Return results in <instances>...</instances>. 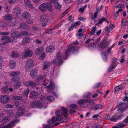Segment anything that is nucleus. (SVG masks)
<instances>
[{"label":"nucleus","mask_w":128,"mask_h":128,"mask_svg":"<svg viewBox=\"0 0 128 128\" xmlns=\"http://www.w3.org/2000/svg\"><path fill=\"white\" fill-rule=\"evenodd\" d=\"M79 43L78 41L76 40L70 44V47H68L66 50L65 52L66 56L68 57L70 55V53L71 51L73 54H76L77 53L79 50V48L78 46H75L78 44Z\"/></svg>","instance_id":"1"},{"label":"nucleus","mask_w":128,"mask_h":128,"mask_svg":"<svg viewBox=\"0 0 128 128\" xmlns=\"http://www.w3.org/2000/svg\"><path fill=\"white\" fill-rule=\"evenodd\" d=\"M40 9L42 12H44L48 9L50 12H52V6L50 3H43L39 6Z\"/></svg>","instance_id":"2"},{"label":"nucleus","mask_w":128,"mask_h":128,"mask_svg":"<svg viewBox=\"0 0 128 128\" xmlns=\"http://www.w3.org/2000/svg\"><path fill=\"white\" fill-rule=\"evenodd\" d=\"M62 113L61 111L59 110L56 111V114L57 116L56 117H52V124H54L55 122L57 120H60L62 119Z\"/></svg>","instance_id":"3"},{"label":"nucleus","mask_w":128,"mask_h":128,"mask_svg":"<svg viewBox=\"0 0 128 128\" xmlns=\"http://www.w3.org/2000/svg\"><path fill=\"white\" fill-rule=\"evenodd\" d=\"M106 38H104L102 41L98 45V48L100 50H102L105 48H108L109 46V44L108 42H106Z\"/></svg>","instance_id":"4"},{"label":"nucleus","mask_w":128,"mask_h":128,"mask_svg":"<svg viewBox=\"0 0 128 128\" xmlns=\"http://www.w3.org/2000/svg\"><path fill=\"white\" fill-rule=\"evenodd\" d=\"M117 107L118 108V111H120L121 112H124L125 111L124 110L128 107V101L127 102L119 104Z\"/></svg>","instance_id":"5"},{"label":"nucleus","mask_w":128,"mask_h":128,"mask_svg":"<svg viewBox=\"0 0 128 128\" xmlns=\"http://www.w3.org/2000/svg\"><path fill=\"white\" fill-rule=\"evenodd\" d=\"M10 99V97L8 95H2L0 97V102L2 103L6 104L8 102Z\"/></svg>","instance_id":"6"},{"label":"nucleus","mask_w":128,"mask_h":128,"mask_svg":"<svg viewBox=\"0 0 128 128\" xmlns=\"http://www.w3.org/2000/svg\"><path fill=\"white\" fill-rule=\"evenodd\" d=\"M33 54L32 51L28 49L23 53L22 57L24 58L26 57H30L32 56Z\"/></svg>","instance_id":"7"},{"label":"nucleus","mask_w":128,"mask_h":128,"mask_svg":"<svg viewBox=\"0 0 128 128\" xmlns=\"http://www.w3.org/2000/svg\"><path fill=\"white\" fill-rule=\"evenodd\" d=\"M37 84L36 83L32 81H26L24 83V85L26 87L30 86L33 88L36 86Z\"/></svg>","instance_id":"8"},{"label":"nucleus","mask_w":128,"mask_h":128,"mask_svg":"<svg viewBox=\"0 0 128 128\" xmlns=\"http://www.w3.org/2000/svg\"><path fill=\"white\" fill-rule=\"evenodd\" d=\"M116 60L117 59L116 58H113L112 63L108 68V72H110L116 67V65L115 63Z\"/></svg>","instance_id":"9"},{"label":"nucleus","mask_w":128,"mask_h":128,"mask_svg":"<svg viewBox=\"0 0 128 128\" xmlns=\"http://www.w3.org/2000/svg\"><path fill=\"white\" fill-rule=\"evenodd\" d=\"M33 62V60L32 59H30L26 60V67L29 69L32 68L34 65Z\"/></svg>","instance_id":"10"},{"label":"nucleus","mask_w":128,"mask_h":128,"mask_svg":"<svg viewBox=\"0 0 128 128\" xmlns=\"http://www.w3.org/2000/svg\"><path fill=\"white\" fill-rule=\"evenodd\" d=\"M87 101H88V99H81L78 101V104L80 105L84 104L82 105V107L86 108L88 106L87 104H86L87 103Z\"/></svg>","instance_id":"11"},{"label":"nucleus","mask_w":128,"mask_h":128,"mask_svg":"<svg viewBox=\"0 0 128 128\" xmlns=\"http://www.w3.org/2000/svg\"><path fill=\"white\" fill-rule=\"evenodd\" d=\"M38 95V93L34 90L30 93L29 97L32 100H35L37 98Z\"/></svg>","instance_id":"12"},{"label":"nucleus","mask_w":128,"mask_h":128,"mask_svg":"<svg viewBox=\"0 0 128 128\" xmlns=\"http://www.w3.org/2000/svg\"><path fill=\"white\" fill-rule=\"evenodd\" d=\"M25 110L22 108L20 107L16 112L17 116L15 117L16 118H18L20 116H22L24 113Z\"/></svg>","instance_id":"13"},{"label":"nucleus","mask_w":128,"mask_h":128,"mask_svg":"<svg viewBox=\"0 0 128 128\" xmlns=\"http://www.w3.org/2000/svg\"><path fill=\"white\" fill-rule=\"evenodd\" d=\"M20 32L17 31H14L12 33L11 37L13 38H18L20 37Z\"/></svg>","instance_id":"14"},{"label":"nucleus","mask_w":128,"mask_h":128,"mask_svg":"<svg viewBox=\"0 0 128 128\" xmlns=\"http://www.w3.org/2000/svg\"><path fill=\"white\" fill-rule=\"evenodd\" d=\"M38 74L37 71L35 69H33L30 72V75L32 78H34Z\"/></svg>","instance_id":"15"},{"label":"nucleus","mask_w":128,"mask_h":128,"mask_svg":"<svg viewBox=\"0 0 128 128\" xmlns=\"http://www.w3.org/2000/svg\"><path fill=\"white\" fill-rule=\"evenodd\" d=\"M20 27L27 30H28L30 29L29 26L25 22L20 23Z\"/></svg>","instance_id":"16"},{"label":"nucleus","mask_w":128,"mask_h":128,"mask_svg":"<svg viewBox=\"0 0 128 128\" xmlns=\"http://www.w3.org/2000/svg\"><path fill=\"white\" fill-rule=\"evenodd\" d=\"M40 20L44 23L47 22L49 20L48 17L45 15H41L40 18Z\"/></svg>","instance_id":"17"},{"label":"nucleus","mask_w":128,"mask_h":128,"mask_svg":"<svg viewBox=\"0 0 128 128\" xmlns=\"http://www.w3.org/2000/svg\"><path fill=\"white\" fill-rule=\"evenodd\" d=\"M55 48L53 46L50 45L47 46L46 49V51L47 52H53Z\"/></svg>","instance_id":"18"},{"label":"nucleus","mask_w":128,"mask_h":128,"mask_svg":"<svg viewBox=\"0 0 128 128\" xmlns=\"http://www.w3.org/2000/svg\"><path fill=\"white\" fill-rule=\"evenodd\" d=\"M50 84L48 86V87L50 90H52L55 89L56 86L55 84L53 83L51 80H50Z\"/></svg>","instance_id":"19"},{"label":"nucleus","mask_w":128,"mask_h":128,"mask_svg":"<svg viewBox=\"0 0 128 128\" xmlns=\"http://www.w3.org/2000/svg\"><path fill=\"white\" fill-rule=\"evenodd\" d=\"M22 16L26 20L30 18V14L28 12L26 11L23 12Z\"/></svg>","instance_id":"20"},{"label":"nucleus","mask_w":128,"mask_h":128,"mask_svg":"<svg viewBox=\"0 0 128 128\" xmlns=\"http://www.w3.org/2000/svg\"><path fill=\"white\" fill-rule=\"evenodd\" d=\"M50 62L47 61H45L42 64L43 67L42 68V70H45L48 68L50 66Z\"/></svg>","instance_id":"21"},{"label":"nucleus","mask_w":128,"mask_h":128,"mask_svg":"<svg viewBox=\"0 0 128 128\" xmlns=\"http://www.w3.org/2000/svg\"><path fill=\"white\" fill-rule=\"evenodd\" d=\"M10 68L11 69H13L16 66V63L14 61L10 60L9 63Z\"/></svg>","instance_id":"22"},{"label":"nucleus","mask_w":128,"mask_h":128,"mask_svg":"<svg viewBox=\"0 0 128 128\" xmlns=\"http://www.w3.org/2000/svg\"><path fill=\"white\" fill-rule=\"evenodd\" d=\"M44 50L43 47L41 46L36 50L35 53L36 54L39 55Z\"/></svg>","instance_id":"23"},{"label":"nucleus","mask_w":128,"mask_h":128,"mask_svg":"<svg viewBox=\"0 0 128 128\" xmlns=\"http://www.w3.org/2000/svg\"><path fill=\"white\" fill-rule=\"evenodd\" d=\"M24 3L26 6L30 8H32L31 3L30 0H24Z\"/></svg>","instance_id":"24"},{"label":"nucleus","mask_w":128,"mask_h":128,"mask_svg":"<svg viewBox=\"0 0 128 128\" xmlns=\"http://www.w3.org/2000/svg\"><path fill=\"white\" fill-rule=\"evenodd\" d=\"M22 85L21 82H18L14 84V87L15 89L17 90Z\"/></svg>","instance_id":"25"},{"label":"nucleus","mask_w":128,"mask_h":128,"mask_svg":"<svg viewBox=\"0 0 128 128\" xmlns=\"http://www.w3.org/2000/svg\"><path fill=\"white\" fill-rule=\"evenodd\" d=\"M14 122L12 121L8 125L4 126L3 128H12L15 125Z\"/></svg>","instance_id":"26"},{"label":"nucleus","mask_w":128,"mask_h":128,"mask_svg":"<svg viewBox=\"0 0 128 128\" xmlns=\"http://www.w3.org/2000/svg\"><path fill=\"white\" fill-rule=\"evenodd\" d=\"M62 110L64 112V116L65 118L67 117L68 116V110L67 109L64 107H62Z\"/></svg>","instance_id":"27"},{"label":"nucleus","mask_w":128,"mask_h":128,"mask_svg":"<svg viewBox=\"0 0 128 128\" xmlns=\"http://www.w3.org/2000/svg\"><path fill=\"white\" fill-rule=\"evenodd\" d=\"M8 86H4L2 88L0 91L2 94H4L8 91Z\"/></svg>","instance_id":"28"},{"label":"nucleus","mask_w":128,"mask_h":128,"mask_svg":"<svg viewBox=\"0 0 128 128\" xmlns=\"http://www.w3.org/2000/svg\"><path fill=\"white\" fill-rule=\"evenodd\" d=\"M20 73V72H13L10 73V75L12 77L18 76Z\"/></svg>","instance_id":"29"},{"label":"nucleus","mask_w":128,"mask_h":128,"mask_svg":"<svg viewBox=\"0 0 128 128\" xmlns=\"http://www.w3.org/2000/svg\"><path fill=\"white\" fill-rule=\"evenodd\" d=\"M4 19L7 21L11 20L12 19V16L9 14H7L4 17Z\"/></svg>","instance_id":"30"},{"label":"nucleus","mask_w":128,"mask_h":128,"mask_svg":"<svg viewBox=\"0 0 128 128\" xmlns=\"http://www.w3.org/2000/svg\"><path fill=\"white\" fill-rule=\"evenodd\" d=\"M48 125L45 124L43 125L44 128H51L50 126L52 124V122L51 120H49L48 121Z\"/></svg>","instance_id":"31"},{"label":"nucleus","mask_w":128,"mask_h":128,"mask_svg":"<svg viewBox=\"0 0 128 128\" xmlns=\"http://www.w3.org/2000/svg\"><path fill=\"white\" fill-rule=\"evenodd\" d=\"M126 126L125 125L122 123H119L116 126H114L112 128H123Z\"/></svg>","instance_id":"32"},{"label":"nucleus","mask_w":128,"mask_h":128,"mask_svg":"<svg viewBox=\"0 0 128 128\" xmlns=\"http://www.w3.org/2000/svg\"><path fill=\"white\" fill-rule=\"evenodd\" d=\"M12 57L13 58L17 57L19 56V54L16 51H13L10 54Z\"/></svg>","instance_id":"33"},{"label":"nucleus","mask_w":128,"mask_h":128,"mask_svg":"<svg viewBox=\"0 0 128 128\" xmlns=\"http://www.w3.org/2000/svg\"><path fill=\"white\" fill-rule=\"evenodd\" d=\"M20 37L24 36H28L30 35V34L25 30L22 31L21 32H20Z\"/></svg>","instance_id":"34"},{"label":"nucleus","mask_w":128,"mask_h":128,"mask_svg":"<svg viewBox=\"0 0 128 128\" xmlns=\"http://www.w3.org/2000/svg\"><path fill=\"white\" fill-rule=\"evenodd\" d=\"M30 41V38L26 36L24 37L22 40L24 43H27L29 42Z\"/></svg>","instance_id":"35"},{"label":"nucleus","mask_w":128,"mask_h":128,"mask_svg":"<svg viewBox=\"0 0 128 128\" xmlns=\"http://www.w3.org/2000/svg\"><path fill=\"white\" fill-rule=\"evenodd\" d=\"M10 119V118L8 116H6L4 118L2 119V122L3 123L7 122L9 121Z\"/></svg>","instance_id":"36"},{"label":"nucleus","mask_w":128,"mask_h":128,"mask_svg":"<svg viewBox=\"0 0 128 128\" xmlns=\"http://www.w3.org/2000/svg\"><path fill=\"white\" fill-rule=\"evenodd\" d=\"M30 92V90L29 88H27L25 89L24 93V96H26V97L28 96V95Z\"/></svg>","instance_id":"37"},{"label":"nucleus","mask_w":128,"mask_h":128,"mask_svg":"<svg viewBox=\"0 0 128 128\" xmlns=\"http://www.w3.org/2000/svg\"><path fill=\"white\" fill-rule=\"evenodd\" d=\"M36 106L38 108H41L43 106V104L40 102L36 101Z\"/></svg>","instance_id":"38"},{"label":"nucleus","mask_w":128,"mask_h":128,"mask_svg":"<svg viewBox=\"0 0 128 128\" xmlns=\"http://www.w3.org/2000/svg\"><path fill=\"white\" fill-rule=\"evenodd\" d=\"M98 12L97 11L95 12L94 14V16H92L90 18L92 20H94L96 18L98 17Z\"/></svg>","instance_id":"39"},{"label":"nucleus","mask_w":128,"mask_h":128,"mask_svg":"<svg viewBox=\"0 0 128 128\" xmlns=\"http://www.w3.org/2000/svg\"><path fill=\"white\" fill-rule=\"evenodd\" d=\"M10 38H9L7 39V40H5L4 42L2 43V44L3 45H5L6 44H8V43H12L13 42V40H10Z\"/></svg>","instance_id":"40"},{"label":"nucleus","mask_w":128,"mask_h":128,"mask_svg":"<svg viewBox=\"0 0 128 128\" xmlns=\"http://www.w3.org/2000/svg\"><path fill=\"white\" fill-rule=\"evenodd\" d=\"M13 98L14 100H18L21 101H22L23 100V98L22 96H15L13 97Z\"/></svg>","instance_id":"41"},{"label":"nucleus","mask_w":128,"mask_h":128,"mask_svg":"<svg viewBox=\"0 0 128 128\" xmlns=\"http://www.w3.org/2000/svg\"><path fill=\"white\" fill-rule=\"evenodd\" d=\"M8 24L6 22H0V26L3 28L6 27Z\"/></svg>","instance_id":"42"},{"label":"nucleus","mask_w":128,"mask_h":128,"mask_svg":"<svg viewBox=\"0 0 128 128\" xmlns=\"http://www.w3.org/2000/svg\"><path fill=\"white\" fill-rule=\"evenodd\" d=\"M14 12L16 14H18L20 13V10L18 8H14L13 9Z\"/></svg>","instance_id":"43"},{"label":"nucleus","mask_w":128,"mask_h":128,"mask_svg":"<svg viewBox=\"0 0 128 128\" xmlns=\"http://www.w3.org/2000/svg\"><path fill=\"white\" fill-rule=\"evenodd\" d=\"M96 26H94L90 32V34L91 35H94L95 32L96 31Z\"/></svg>","instance_id":"44"},{"label":"nucleus","mask_w":128,"mask_h":128,"mask_svg":"<svg viewBox=\"0 0 128 128\" xmlns=\"http://www.w3.org/2000/svg\"><path fill=\"white\" fill-rule=\"evenodd\" d=\"M9 38H10L8 36H2L0 38V40L2 41L4 40H7V39Z\"/></svg>","instance_id":"45"},{"label":"nucleus","mask_w":128,"mask_h":128,"mask_svg":"<svg viewBox=\"0 0 128 128\" xmlns=\"http://www.w3.org/2000/svg\"><path fill=\"white\" fill-rule=\"evenodd\" d=\"M91 95V94L90 92H88L84 94L83 96V98H89Z\"/></svg>","instance_id":"46"},{"label":"nucleus","mask_w":128,"mask_h":128,"mask_svg":"<svg viewBox=\"0 0 128 128\" xmlns=\"http://www.w3.org/2000/svg\"><path fill=\"white\" fill-rule=\"evenodd\" d=\"M47 99L48 100L52 102L54 100V98L53 96H49L47 97Z\"/></svg>","instance_id":"47"},{"label":"nucleus","mask_w":128,"mask_h":128,"mask_svg":"<svg viewBox=\"0 0 128 128\" xmlns=\"http://www.w3.org/2000/svg\"><path fill=\"white\" fill-rule=\"evenodd\" d=\"M20 79V78L18 77H16L12 78L11 80V82H13L17 81Z\"/></svg>","instance_id":"48"},{"label":"nucleus","mask_w":128,"mask_h":128,"mask_svg":"<svg viewBox=\"0 0 128 128\" xmlns=\"http://www.w3.org/2000/svg\"><path fill=\"white\" fill-rule=\"evenodd\" d=\"M122 88V87L121 86H117L114 88V91L116 92H118Z\"/></svg>","instance_id":"49"},{"label":"nucleus","mask_w":128,"mask_h":128,"mask_svg":"<svg viewBox=\"0 0 128 128\" xmlns=\"http://www.w3.org/2000/svg\"><path fill=\"white\" fill-rule=\"evenodd\" d=\"M54 6L56 8L58 9H60V7L62 6L61 5L59 4L58 2L54 4Z\"/></svg>","instance_id":"50"},{"label":"nucleus","mask_w":128,"mask_h":128,"mask_svg":"<svg viewBox=\"0 0 128 128\" xmlns=\"http://www.w3.org/2000/svg\"><path fill=\"white\" fill-rule=\"evenodd\" d=\"M117 116H112L110 118V120L112 121H116L117 120Z\"/></svg>","instance_id":"51"},{"label":"nucleus","mask_w":128,"mask_h":128,"mask_svg":"<svg viewBox=\"0 0 128 128\" xmlns=\"http://www.w3.org/2000/svg\"><path fill=\"white\" fill-rule=\"evenodd\" d=\"M100 106L99 104H96L93 108V109L96 110L100 108Z\"/></svg>","instance_id":"52"},{"label":"nucleus","mask_w":128,"mask_h":128,"mask_svg":"<svg viewBox=\"0 0 128 128\" xmlns=\"http://www.w3.org/2000/svg\"><path fill=\"white\" fill-rule=\"evenodd\" d=\"M37 102L36 101L32 102L31 105V107L32 108H35L36 106Z\"/></svg>","instance_id":"53"},{"label":"nucleus","mask_w":128,"mask_h":128,"mask_svg":"<svg viewBox=\"0 0 128 128\" xmlns=\"http://www.w3.org/2000/svg\"><path fill=\"white\" fill-rule=\"evenodd\" d=\"M59 60L58 61V66H60L63 63V60L62 59H58Z\"/></svg>","instance_id":"54"},{"label":"nucleus","mask_w":128,"mask_h":128,"mask_svg":"<svg viewBox=\"0 0 128 128\" xmlns=\"http://www.w3.org/2000/svg\"><path fill=\"white\" fill-rule=\"evenodd\" d=\"M106 18H103L99 20V23L102 24L104 21H106Z\"/></svg>","instance_id":"55"},{"label":"nucleus","mask_w":128,"mask_h":128,"mask_svg":"<svg viewBox=\"0 0 128 128\" xmlns=\"http://www.w3.org/2000/svg\"><path fill=\"white\" fill-rule=\"evenodd\" d=\"M77 106L75 104H72L70 106V108H72L75 109L77 108Z\"/></svg>","instance_id":"56"},{"label":"nucleus","mask_w":128,"mask_h":128,"mask_svg":"<svg viewBox=\"0 0 128 128\" xmlns=\"http://www.w3.org/2000/svg\"><path fill=\"white\" fill-rule=\"evenodd\" d=\"M123 9H119L116 12V14H115V16L116 17H117L118 16L119 13L120 12L122 11Z\"/></svg>","instance_id":"57"},{"label":"nucleus","mask_w":128,"mask_h":128,"mask_svg":"<svg viewBox=\"0 0 128 128\" xmlns=\"http://www.w3.org/2000/svg\"><path fill=\"white\" fill-rule=\"evenodd\" d=\"M26 22L28 24H30L33 22V20L30 19H26Z\"/></svg>","instance_id":"58"},{"label":"nucleus","mask_w":128,"mask_h":128,"mask_svg":"<svg viewBox=\"0 0 128 128\" xmlns=\"http://www.w3.org/2000/svg\"><path fill=\"white\" fill-rule=\"evenodd\" d=\"M46 99V98L44 96L42 95L40 97V100L41 101H44Z\"/></svg>","instance_id":"59"},{"label":"nucleus","mask_w":128,"mask_h":128,"mask_svg":"<svg viewBox=\"0 0 128 128\" xmlns=\"http://www.w3.org/2000/svg\"><path fill=\"white\" fill-rule=\"evenodd\" d=\"M102 9V6H101L99 8L96 7V10L98 12H99L101 11Z\"/></svg>","instance_id":"60"},{"label":"nucleus","mask_w":128,"mask_h":128,"mask_svg":"<svg viewBox=\"0 0 128 128\" xmlns=\"http://www.w3.org/2000/svg\"><path fill=\"white\" fill-rule=\"evenodd\" d=\"M52 33V32L50 29L46 30L44 32L45 34H51Z\"/></svg>","instance_id":"61"},{"label":"nucleus","mask_w":128,"mask_h":128,"mask_svg":"<svg viewBox=\"0 0 128 128\" xmlns=\"http://www.w3.org/2000/svg\"><path fill=\"white\" fill-rule=\"evenodd\" d=\"M80 23L81 22L79 21H78L74 23V24H73V25L74 27L75 26H77L78 25H80Z\"/></svg>","instance_id":"62"},{"label":"nucleus","mask_w":128,"mask_h":128,"mask_svg":"<svg viewBox=\"0 0 128 128\" xmlns=\"http://www.w3.org/2000/svg\"><path fill=\"white\" fill-rule=\"evenodd\" d=\"M45 56V54L44 53H42V54L40 58V60H43L44 59Z\"/></svg>","instance_id":"63"},{"label":"nucleus","mask_w":128,"mask_h":128,"mask_svg":"<svg viewBox=\"0 0 128 128\" xmlns=\"http://www.w3.org/2000/svg\"><path fill=\"white\" fill-rule=\"evenodd\" d=\"M14 106L13 105L10 104H8L6 105L5 107L6 108H13L14 107Z\"/></svg>","instance_id":"64"}]
</instances>
